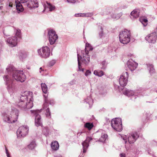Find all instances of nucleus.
<instances>
[{
	"mask_svg": "<svg viewBox=\"0 0 157 157\" xmlns=\"http://www.w3.org/2000/svg\"><path fill=\"white\" fill-rule=\"evenodd\" d=\"M43 131L44 134H46L48 132V128L47 127H45L43 128Z\"/></svg>",
	"mask_w": 157,
	"mask_h": 157,
	"instance_id": "obj_43",
	"label": "nucleus"
},
{
	"mask_svg": "<svg viewBox=\"0 0 157 157\" xmlns=\"http://www.w3.org/2000/svg\"><path fill=\"white\" fill-rule=\"evenodd\" d=\"M151 154V155H152V156H153V157H156L153 154Z\"/></svg>",
	"mask_w": 157,
	"mask_h": 157,
	"instance_id": "obj_49",
	"label": "nucleus"
},
{
	"mask_svg": "<svg viewBox=\"0 0 157 157\" xmlns=\"http://www.w3.org/2000/svg\"><path fill=\"white\" fill-rule=\"evenodd\" d=\"M6 72L9 74L12 73V75L14 74L15 71H17L13 65H9L6 69Z\"/></svg>",
	"mask_w": 157,
	"mask_h": 157,
	"instance_id": "obj_23",
	"label": "nucleus"
},
{
	"mask_svg": "<svg viewBox=\"0 0 157 157\" xmlns=\"http://www.w3.org/2000/svg\"><path fill=\"white\" fill-rule=\"evenodd\" d=\"M121 137L122 139L124 140L125 143H126L127 142V137L125 135H123L121 136Z\"/></svg>",
	"mask_w": 157,
	"mask_h": 157,
	"instance_id": "obj_45",
	"label": "nucleus"
},
{
	"mask_svg": "<svg viewBox=\"0 0 157 157\" xmlns=\"http://www.w3.org/2000/svg\"><path fill=\"white\" fill-rule=\"evenodd\" d=\"M106 63L105 61H103L101 63V65L102 66V67H101V69H105L106 65Z\"/></svg>",
	"mask_w": 157,
	"mask_h": 157,
	"instance_id": "obj_41",
	"label": "nucleus"
},
{
	"mask_svg": "<svg viewBox=\"0 0 157 157\" xmlns=\"http://www.w3.org/2000/svg\"><path fill=\"white\" fill-rule=\"evenodd\" d=\"M85 127L87 128L89 130H90L93 127L92 123H86L84 125Z\"/></svg>",
	"mask_w": 157,
	"mask_h": 157,
	"instance_id": "obj_35",
	"label": "nucleus"
},
{
	"mask_svg": "<svg viewBox=\"0 0 157 157\" xmlns=\"http://www.w3.org/2000/svg\"><path fill=\"white\" fill-rule=\"evenodd\" d=\"M15 35L17 36V37L21 38V31L19 29H16L15 30Z\"/></svg>",
	"mask_w": 157,
	"mask_h": 157,
	"instance_id": "obj_36",
	"label": "nucleus"
},
{
	"mask_svg": "<svg viewBox=\"0 0 157 157\" xmlns=\"http://www.w3.org/2000/svg\"><path fill=\"white\" fill-rule=\"evenodd\" d=\"M37 53L40 57L44 59H47L50 56V48L47 46H43L37 50Z\"/></svg>",
	"mask_w": 157,
	"mask_h": 157,
	"instance_id": "obj_5",
	"label": "nucleus"
},
{
	"mask_svg": "<svg viewBox=\"0 0 157 157\" xmlns=\"http://www.w3.org/2000/svg\"><path fill=\"white\" fill-rule=\"evenodd\" d=\"M122 92L124 94L128 96H131L133 95L136 96V93L133 91L128 90L126 88L122 90Z\"/></svg>",
	"mask_w": 157,
	"mask_h": 157,
	"instance_id": "obj_21",
	"label": "nucleus"
},
{
	"mask_svg": "<svg viewBox=\"0 0 157 157\" xmlns=\"http://www.w3.org/2000/svg\"><path fill=\"white\" fill-rule=\"evenodd\" d=\"M29 0H20V2L22 3H24L26 6V4L27 3Z\"/></svg>",
	"mask_w": 157,
	"mask_h": 157,
	"instance_id": "obj_44",
	"label": "nucleus"
},
{
	"mask_svg": "<svg viewBox=\"0 0 157 157\" xmlns=\"http://www.w3.org/2000/svg\"><path fill=\"white\" fill-rule=\"evenodd\" d=\"M140 11L138 10H134L131 13L132 17L133 18H136L139 17Z\"/></svg>",
	"mask_w": 157,
	"mask_h": 157,
	"instance_id": "obj_26",
	"label": "nucleus"
},
{
	"mask_svg": "<svg viewBox=\"0 0 157 157\" xmlns=\"http://www.w3.org/2000/svg\"><path fill=\"white\" fill-rule=\"evenodd\" d=\"M16 8L18 13L22 12L23 10V8L20 2L17 0H15Z\"/></svg>",
	"mask_w": 157,
	"mask_h": 157,
	"instance_id": "obj_25",
	"label": "nucleus"
},
{
	"mask_svg": "<svg viewBox=\"0 0 157 157\" xmlns=\"http://www.w3.org/2000/svg\"><path fill=\"white\" fill-rule=\"evenodd\" d=\"M12 76L15 80L21 82H24L26 78V76L22 71H15Z\"/></svg>",
	"mask_w": 157,
	"mask_h": 157,
	"instance_id": "obj_8",
	"label": "nucleus"
},
{
	"mask_svg": "<svg viewBox=\"0 0 157 157\" xmlns=\"http://www.w3.org/2000/svg\"><path fill=\"white\" fill-rule=\"evenodd\" d=\"M14 2V1H13L12 0H8V2L6 3L7 7H12L13 6V3Z\"/></svg>",
	"mask_w": 157,
	"mask_h": 157,
	"instance_id": "obj_37",
	"label": "nucleus"
},
{
	"mask_svg": "<svg viewBox=\"0 0 157 157\" xmlns=\"http://www.w3.org/2000/svg\"><path fill=\"white\" fill-rule=\"evenodd\" d=\"M55 157H62V156L59 154H58L56 156H55Z\"/></svg>",
	"mask_w": 157,
	"mask_h": 157,
	"instance_id": "obj_48",
	"label": "nucleus"
},
{
	"mask_svg": "<svg viewBox=\"0 0 157 157\" xmlns=\"http://www.w3.org/2000/svg\"><path fill=\"white\" fill-rule=\"evenodd\" d=\"M29 130V127L26 125L20 127L17 131V136L19 138L25 137L28 134Z\"/></svg>",
	"mask_w": 157,
	"mask_h": 157,
	"instance_id": "obj_9",
	"label": "nucleus"
},
{
	"mask_svg": "<svg viewBox=\"0 0 157 157\" xmlns=\"http://www.w3.org/2000/svg\"><path fill=\"white\" fill-rule=\"evenodd\" d=\"M122 14L121 13H114L111 15L112 17L114 19H118L121 16Z\"/></svg>",
	"mask_w": 157,
	"mask_h": 157,
	"instance_id": "obj_29",
	"label": "nucleus"
},
{
	"mask_svg": "<svg viewBox=\"0 0 157 157\" xmlns=\"http://www.w3.org/2000/svg\"><path fill=\"white\" fill-rule=\"evenodd\" d=\"M85 101L87 103L89 104V107L90 108L93 103V100L91 98L90 95L87 96L86 98L85 99Z\"/></svg>",
	"mask_w": 157,
	"mask_h": 157,
	"instance_id": "obj_28",
	"label": "nucleus"
},
{
	"mask_svg": "<svg viewBox=\"0 0 157 157\" xmlns=\"http://www.w3.org/2000/svg\"><path fill=\"white\" fill-rule=\"evenodd\" d=\"M41 87L43 92L45 94H46L48 92V88L47 86L45 83H42L41 84ZM44 97L45 98V102L43 105V109L45 110L46 111V115L47 117H50L51 115V113L49 109V108L48 107V101L46 98L47 97V94L44 95Z\"/></svg>",
	"mask_w": 157,
	"mask_h": 157,
	"instance_id": "obj_3",
	"label": "nucleus"
},
{
	"mask_svg": "<svg viewBox=\"0 0 157 157\" xmlns=\"http://www.w3.org/2000/svg\"><path fill=\"white\" fill-rule=\"evenodd\" d=\"M91 72L89 70H87L86 72L85 73V75L87 77L91 75Z\"/></svg>",
	"mask_w": 157,
	"mask_h": 157,
	"instance_id": "obj_42",
	"label": "nucleus"
},
{
	"mask_svg": "<svg viewBox=\"0 0 157 157\" xmlns=\"http://www.w3.org/2000/svg\"><path fill=\"white\" fill-rule=\"evenodd\" d=\"M3 78L7 86V88L8 91L10 92H13L15 89V86L9 76L8 75H5L3 77Z\"/></svg>",
	"mask_w": 157,
	"mask_h": 157,
	"instance_id": "obj_10",
	"label": "nucleus"
},
{
	"mask_svg": "<svg viewBox=\"0 0 157 157\" xmlns=\"http://www.w3.org/2000/svg\"><path fill=\"white\" fill-rule=\"evenodd\" d=\"M67 1L68 3H79V2L78 0H67Z\"/></svg>",
	"mask_w": 157,
	"mask_h": 157,
	"instance_id": "obj_40",
	"label": "nucleus"
},
{
	"mask_svg": "<svg viewBox=\"0 0 157 157\" xmlns=\"http://www.w3.org/2000/svg\"><path fill=\"white\" fill-rule=\"evenodd\" d=\"M36 146V143L34 141H32L28 145V148L31 150L34 149Z\"/></svg>",
	"mask_w": 157,
	"mask_h": 157,
	"instance_id": "obj_32",
	"label": "nucleus"
},
{
	"mask_svg": "<svg viewBox=\"0 0 157 157\" xmlns=\"http://www.w3.org/2000/svg\"><path fill=\"white\" fill-rule=\"evenodd\" d=\"M101 31L99 33V35L100 38H103L104 37H105V34L103 32L102 30L103 29L101 27Z\"/></svg>",
	"mask_w": 157,
	"mask_h": 157,
	"instance_id": "obj_38",
	"label": "nucleus"
},
{
	"mask_svg": "<svg viewBox=\"0 0 157 157\" xmlns=\"http://www.w3.org/2000/svg\"><path fill=\"white\" fill-rule=\"evenodd\" d=\"M131 33L127 29L121 32L119 37L120 42L124 44L128 43L130 41Z\"/></svg>",
	"mask_w": 157,
	"mask_h": 157,
	"instance_id": "obj_4",
	"label": "nucleus"
},
{
	"mask_svg": "<svg viewBox=\"0 0 157 157\" xmlns=\"http://www.w3.org/2000/svg\"><path fill=\"white\" fill-rule=\"evenodd\" d=\"M140 22L144 26H146L147 25V19L144 18H140Z\"/></svg>",
	"mask_w": 157,
	"mask_h": 157,
	"instance_id": "obj_33",
	"label": "nucleus"
},
{
	"mask_svg": "<svg viewBox=\"0 0 157 157\" xmlns=\"http://www.w3.org/2000/svg\"><path fill=\"white\" fill-rule=\"evenodd\" d=\"M5 152H6V154L7 157H11V156L10 155V152H9L8 149L6 147H5Z\"/></svg>",
	"mask_w": 157,
	"mask_h": 157,
	"instance_id": "obj_39",
	"label": "nucleus"
},
{
	"mask_svg": "<svg viewBox=\"0 0 157 157\" xmlns=\"http://www.w3.org/2000/svg\"><path fill=\"white\" fill-rule=\"evenodd\" d=\"M139 136L136 133L129 135L127 138L129 144L134 143Z\"/></svg>",
	"mask_w": 157,
	"mask_h": 157,
	"instance_id": "obj_17",
	"label": "nucleus"
},
{
	"mask_svg": "<svg viewBox=\"0 0 157 157\" xmlns=\"http://www.w3.org/2000/svg\"><path fill=\"white\" fill-rule=\"evenodd\" d=\"M19 114V111L15 108H13L11 111L2 114L3 120L4 122L8 123H14L17 121Z\"/></svg>",
	"mask_w": 157,
	"mask_h": 157,
	"instance_id": "obj_2",
	"label": "nucleus"
},
{
	"mask_svg": "<svg viewBox=\"0 0 157 157\" xmlns=\"http://www.w3.org/2000/svg\"><path fill=\"white\" fill-rule=\"evenodd\" d=\"M48 35L50 44H54L58 38L55 31L53 29H51L48 31Z\"/></svg>",
	"mask_w": 157,
	"mask_h": 157,
	"instance_id": "obj_11",
	"label": "nucleus"
},
{
	"mask_svg": "<svg viewBox=\"0 0 157 157\" xmlns=\"http://www.w3.org/2000/svg\"><path fill=\"white\" fill-rule=\"evenodd\" d=\"M47 5L44 6V10L43 12L45 11L48 12L49 11H52L55 10V7L54 6L48 2H46Z\"/></svg>",
	"mask_w": 157,
	"mask_h": 157,
	"instance_id": "obj_20",
	"label": "nucleus"
},
{
	"mask_svg": "<svg viewBox=\"0 0 157 157\" xmlns=\"http://www.w3.org/2000/svg\"><path fill=\"white\" fill-rule=\"evenodd\" d=\"M6 41L10 46L13 47L16 46L17 45V38L15 36L10 37L6 39Z\"/></svg>",
	"mask_w": 157,
	"mask_h": 157,
	"instance_id": "obj_14",
	"label": "nucleus"
},
{
	"mask_svg": "<svg viewBox=\"0 0 157 157\" xmlns=\"http://www.w3.org/2000/svg\"><path fill=\"white\" fill-rule=\"evenodd\" d=\"M128 78V73L127 72L123 73L119 79L120 85L122 86H125L127 83Z\"/></svg>",
	"mask_w": 157,
	"mask_h": 157,
	"instance_id": "obj_13",
	"label": "nucleus"
},
{
	"mask_svg": "<svg viewBox=\"0 0 157 157\" xmlns=\"http://www.w3.org/2000/svg\"><path fill=\"white\" fill-rule=\"evenodd\" d=\"M45 71V69L42 67H40V73H41L42 74H43V73L42 72H44Z\"/></svg>",
	"mask_w": 157,
	"mask_h": 157,
	"instance_id": "obj_46",
	"label": "nucleus"
},
{
	"mask_svg": "<svg viewBox=\"0 0 157 157\" xmlns=\"http://www.w3.org/2000/svg\"><path fill=\"white\" fill-rule=\"evenodd\" d=\"M94 74L99 77H101L104 75L103 72L100 70H95L94 72Z\"/></svg>",
	"mask_w": 157,
	"mask_h": 157,
	"instance_id": "obj_31",
	"label": "nucleus"
},
{
	"mask_svg": "<svg viewBox=\"0 0 157 157\" xmlns=\"http://www.w3.org/2000/svg\"><path fill=\"white\" fill-rule=\"evenodd\" d=\"M128 68L131 71L135 70L138 66V64L134 61L132 60L128 61L127 63Z\"/></svg>",
	"mask_w": 157,
	"mask_h": 157,
	"instance_id": "obj_16",
	"label": "nucleus"
},
{
	"mask_svg": "<svg viewBox=\"0 0 157 157\" xmlns=\"http://www.w3.org/2000/svg\"><path fill=\"white\" fill-rule=\"evenodd\" d=\"M31 113L35 115V124L37 127L41 126L42 125L41 120L40 116L38 114L41 112V110H31Z\"/></svg>",
	"mask_w": 157,
	"mask_h": 157,
	"instance_id": "obj_12",
	"label": "nucleus"
},
{
	"mask_svg": "<svg viewBox=\"0 0 157 157\" xmlns=\"http://www.w3.org/2000/svg\"><path fill=\"white\" fill-rule=\"evenodd\" d=\"M156 33L154 32L147 35L145 39L149 43H154L156 41Z\"/></svg>",
	"mask_w": 157,
	"mask_h": 157,
	"instance_id": "obj_15",
	"label": "nucleus"
},
{
	"mask_svg": "<svg viewBox=\"0 0 157 157\" xmlns=\"http://www.w3.org/2000/svg\"><path fill=\"white\" fill-rule=\"evenodd\" d=\"M83 55L82 58L81 57L80 58V56L78 54V61L79 71H84V69L81 68V64L80 61H81L82 62L86 65L90 61V58L88 54H86L85 53H82Z\"/></svg>",
	"mask_w": 157,
	"mask_h": 157,
	"instance_id": "obj_6",
	"label": "nucleus"
},
{
	"mask_svg": "<svg viewBox=\"0 0 157 157\" xmlns=\"http://www.w3.org/2000/svg\"><path fill=\"white\" fill-rule=\"evenodd\" d=\"M120 155V157H125V154H123V153L121 154Z\"/></svg>",
	"mask_w": 157,
	"mask_h": 157,
	"instance_id": "obj_47",
	"label": "nucleus"
},
{
	"mask_svg": "<svg viewBox=\"0 0 157 157\" xmlns=\"http://www.w3.org/2000/svg\"><path fill=\"white\" fill-rule=\"evenodd\" d=\"M92 140V138L91 137H87L86 140L82 143L83 153L86 152V150L89 146V143Z\"/></svg>",
	"mask_w": 157,
	"mask_h": 157,
	"instance_id": "obj_19",
	"label": "nucleus"
},
{
	"mask_svg": "<svg viewBox=\"0 0 157 157\" xmlns=\"http://www.w3.org/2000/svg\"><path fill=\"white\" fill-rule=\"evenodd\" d=\"M107 137L108 136L106 134H102L100 139V141L102 142H104L107 138Z\"/></svg>",
	"mask_w": 157,
	"mask_h": 157,
	"instance_id": "obj_34",
	"label": "nucleus"
},
{
	"mask_svg": "<svg viewBox=\"0 0 157 157\" xmlns=\"http://www.w3.org/2000/svg\"><path fill=\"white\" fill-rule=\"evenodd\" d=\"M93 15V13H76L75 15V17H91Z\"/></svg>",
	"mask_w": 157,
	"mask_h": 157,
	"instance_id": "obj_22",
	"label": "nucleus"
},
{
	"mask_svg": "<svg viewBox=\"0 0 157 157\" xmlns=\"http://www.w3.org/2000/svg\"><path fill=\"white\" fill-rule=\"evenodd\" d=\"M26 6L32 9L33 8L37 7L38 6V3L37 0H30L26 4Z\"/></svg>",
	"mask_w": 157,
	"mask_h": 157,
	"instance_id": "obj_18",
	"label": "nucleus"
},
{
	"mask_svg": "<svg viewBox=\"0 0 157 157\" xmlns=\"http://www.w3.org/2000/svg\"><path fill=\"white\" fill-rule=\"evenodd\" d=\"M93 50V48L91 45L89 43H87L86 44V47L85 51H82V53H85L86 54H88L89 51Z\"/></svg>",
	"mask_w": 157,
	"mask_h": 157,
	"instance_id": "obj_24",
	"label": "nucleus"
},
{
	"mask_svg": "<svg viewBox=\"0 0 157 157\" xmlns=\"http://www.w3.org/2000/svg\"><path fill=\"white\" fill-rule=\"evenodd\" d=\"M112 128L115 130L121 131L122 129L121 119L120 118H115L113 119L111 123Z\"/></svg>",
	"mask_w": 157,
	"mask_h": 157,
	"instance_id": "obj_7",
	"label": "nucleus"
},
{
	"mask_svg": "<svg viewBox=\"0 0 157 157\" xmlns=\"http://www.w3.org/2000/svg\"><path fill=\"white\" fill-rule=\"evenodd\" d=\"M147 65L149 72L151 74L155 72V70L153 68V65L151 64H147Z\"/></svg>",
	"mask_w": 157,
	"mask_h": 157,
	"instance_id": "obj_30",
	"label": "nucleus"
},
{
	"mask_svg": "<svg viewBox=\"0 0 157 157\" xmlns=\"http://www.w3.org/2000/svg\"><path fill=\"white\" fill-rule=\"evenodd\" d=\"M51 147L52 149L54 150H56L59 148V143L57 141H55L51 143Z\"/></svg>",
	"mask_w": 157,
	"mask_h": 157,
	"instance_id": "obj_27",
	"label": "nucleus"
},
{
	"mask_svg": "<svg viewBox=\"0 0 157 157\" xmlns=\"http://www.w3.org/2000/svg\"><path fill=\"white\" fill-rule=\"evenodd\" d=\"M32 94V93L30 91H26L22 93L18 105L24 109L31 108L33 106Z\"/></svg>",
	"mask_w": 157,
	"mask_h": 157,
	"instance_id": "obj_1",
	"label": "nucleus"
}]
</instances>
